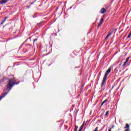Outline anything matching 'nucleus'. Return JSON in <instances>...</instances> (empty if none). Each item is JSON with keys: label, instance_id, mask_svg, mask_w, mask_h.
I'll list each match as a JSON object with an SVG mask.
<instances>
[{"label": "nucleus", "instance_id": "f257e3e1", "mask_svg": "<svg viewBox=\"0 0 131 131\" xmlns=\"http://www.w3.org/2000/svg\"><path fill=\"white\" fill-rule=\"evenodd\" d=\"M16 84V79L15 78H13L12 79H10L8 82V83L7 84V90H9L8 91L4 94H2L1 96H0V101L3 99V98H5L6 96H7L8 93L11 91V89Z\"/></svg>", "mask_w": 131, "mask_h": 131}, {"label": "nucleus", "instance_id": "f03ea898", "mask_svg": "<svg viewBox=\"0 0 131 131\" xmlns=\"http://www.w3.org/2000/svg\"><path fill=\"white\" fill-rule=\"evenodd\" d=\"M111 71V67H110L105 72V75L103 78L102 83L101 84L102 88H103V86H105V85L106 84V80H107V77L108 76V74L110 73Z\"/></svg>", "mask_w": 131, "mask_h": 131}, {"label": "nucleus", "instance_id": "7ed1b4c3", "mask_svg": "<svg viewBox=\"0 0 131 131\" xmlns=\"http://www.w3.org/2000/svg\"><path fill=\"white\" fill-rule=\"evenodd\" d=\"M104 13H106V9H105L104 8H102L100 10V14H104Z\"/></svg>", "mask_w": 131, "mask_h": 131}, {"label": "nucleus", "instance_id": "20e7f679", "mask_svg": "<svg viewBox=\"0 0 131 131\" xmlns=\"http://www.w3.org/2000/svg\"><path fill=\"white\" fill-rule=\"evenodd\" d=\"M103 22H104V18H101L98 25V27L103 24Z\"/></svg>", "mask_w": 131, "mask_h": 131}, {"label": "nucleus", "instance_id": "39448f33", "mask_svg": "<svg viewBox=\"0 0 131 131\" xmlns=\"http://www.w3.org/2000/svg\"><path fill=\"white\" fill-rule=\"evenodd\" d=\"M6 3H8V0H2L1 1L0 4H6Z\"/></svg>", "mask_w": 131, "mask_h": 131}, {"label": "nucleus", "instance_id": "423d86ee", "mask_svg": "<svg viewBox=\"0 0 131 131\" xmlns=\"http://www.w3.org/2000/svg\"><path fill=\"white\" fill-rule=\"evenodd\" d=\"M112 34V33H110L108 34L107 35L106 37H105V39L107 40V39H108V38H109V36L110 35H111Z\"/></svg>", "mask_w": 131, "mask_h": 131}, {"label": "nucleus", "instance_id": "0eeeda50", "mask_svg": "<svg viewBox=\"0 0 131 131\" xmlns=\"http://www.w3.org/2000/svg\"><path fill=\"white\" fill-rule=\"evenodd\" d=\"M106 102H107V99L105 100L104 101H103L102 102V103H101V106H103V105H104V104H105V103H106Z\"/></svg>", "mask_w": 131, "mask_h": 131}, {"label": "nucleus", "instance_id": "6e6552de", "mask_svg": "<svg viewBox=\"0 0 131 131\" xmlns=\"http://www.w3.org/2000/svg\"><path fill=\"white\" fill-rule=\"evenodd\" d=\"M128 127H129V125H128V124H126V126L124 128H128Z\"/></svg>", "mask_w": 131, "mask_h": 131}, {"label": "nucleus", "instance_id": "1a4fd4ad", "mask_svg": "<svg viewBox=\"0 0 131 131\" xmlns=\"http://www.w3.org/2000/svg\"><path fill=\"white\" fill-rule=\"evenodd\" d=\"M77 128H78V127L77 126H75V131H77Z\"/></svg>", "mask_w": 131, "mask_h": 131}, {"label": "nucleus", "instance_id": "9d476101", "mask_svg": "<svg viewBox=\"0 0 131 131\" xmlns=\"http://www.w3.org/2000/svg\"><path fill=\"white\" fill-rule=\"evenodd\" d=\"M84 125V124H82V125L81 126V127H80V129H82V128H83V126Z\"/></svg>", "mask_w": 131, "mask_h": 131}, {"label": "nucleus", "instance_id": "9b49d317", "mask_svg": "<svg viewBox=\"0 0 131 131\" xmlns=\"http://www.w3.org/2000/svg\"><path fill=\"white\" fill-rule=\"evenodd\" d=\"M126 63H127V61H126L125 62H124V64H123V67L125 66V65H126Z\"/></svg>", "mask_w": 131, "mask_h": 131}, {"label": "nucleus", "instance_id": "f8f14e48", "mask_svg": "<svg viewBox=\"0 0 131 131\" xmlns=\"http://www.w3.org/2000/svg\"><path fill=\"white\" fill-rule=\"evenodd\" d=\"M131 37V33L128 35L127 38H130Z\"/></svg>", "mask_w": 131, "mask_h": 131}, {"label": "nucleus", "instance_id": "ddd939ff", "mask_svg": "<svg viewBox=\"0 0 131 131\" xmlns=\"http://www.w3.org/2000/svg\"><path fill=\"white\" fill-rule=\"evenodd\" d=\"M129 60V57H127L126 59V62H128V60Z\"/></svg>", "mask_w": 131, "mask_h": 131}, {"label": "nucleus", "instance_id": "4468645a", "mask_svg": "<svg viewBox=\"0 0 131 131\" xmlns=\"http://www.w3.org/2000/svg\"><path fill=\"white\" fill-rule=\"evenodd\" d=\"M108 113H109V112H106L105 114V116H107V115H108Z\"/></svg>", "mask_w": 131, "mask_h": 131}, {"label": "nucleus", "instance_id": "2eb2a0df", "mask_svg": "<svg viewBox=\"0 0 131 131\" xmlns=\"http://www.w3.org/2000/svg\"><path fill=\"white\" fill-rule=\"evenodd\" d=\"M37 40V39H34V42H35V41H36Z\"/></svg>", "mask_w": 131, "mask_h": 131}, {"label": "nucleus", "instance_id": "dca6fc26", "mask_svg": "<svg viewBox=\"0 0 131 131\" xmlns=\"http://www.w3.org/2000/svg\"><path fill=\"white\" fill-rule=\"evenodd\" d=\"M125 131H129V129H126Z\"/></svg>", "mask_w": 131, "mask_h": 131}, {"label": "nucleus", "instance_id": "f3484780", "mask_svg": "<svg viewBox=\"0 0 131 131\" xmlns=\"http://www.w3.org/2000/svg\"><path fill=\"white\" fill-rule=\"evenodd\" d=\"M81 130H82V129H80H80H79V131H81Z\"/></svg>", "mask_w": 131, "mask_h": 131}, {"label": "nucleus", "instance_id": "a211bd4d", "mask_svg": "<svg viewBox=\"0 0 131 131\" xmlns=\"http://www.w3.org/2000/svg\"><path fill=\"white\" fill-rule=\"evenodd\" d=\"M114 88V85L112 86V90H113V88Z\"/></svg>", "mask_w": 131, "mask_h": 131}, {"label": "nucleus", "instance_id": "6ab92c4d", "mask_svg": "<svg viewBox=\"0 0 131 131\" xmlns=\"http://www.w3.org/2000/svg\"><path fill=\"white\" fill-rule=\"evenodd\" d=\"M1 24H4V21H2V22L1 23Z\"/></svg>", "mask_w": 131, "mask_h": 131}, {"label": "nucleus", "instance_id": "aec40b11", "mask_svg": "<svg viewBox=\"0 0 131 131\" xmlns=\"http://www.w3.org/2000/svg\"><path fill=\"white\" fill-rule=\"evenodd\" d=\"M112 128H114V126H112Z\"/></svg>", "mask_w": 131, "mask_h": 131}, {"label": "nucleus", "instance_id": "412c9836", "mask_svg": "<svg viewBox=\"0 0 131 131\" xmlns=\"http://www.w3.org/2000/svg\"><path fill=\"white\" fill-rule=\"evenodd\" d=\"M7 19V18L6 17H5V21H6V19Z\"/></svg>", "mask_w": 131, "mask_h": 131}]
</instances>
